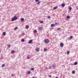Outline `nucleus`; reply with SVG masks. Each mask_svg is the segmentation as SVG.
<instances>
[{"label":"nucleus","mask_w":78,"mask_h":78,"mask_svg":"<svg viewBox=\"0 0 78 78\" xmlns=\"http://www.w3.org/2000/svg\"><path fill=\"white\" fill-rule=\"evenodd\" d=\"M18 19V17L16 16H15L13 17L12 19V20L13 22L14 21V20H16Z\"/></svg>","instance_id":"1"},{"label":"nucleus","mask_w":78,"mask_h":78,"mask_svg":"<svg viewBox=\"0 0 78 78\" xmlns=\"http://www.w3.org/2000/svg\"><path fill=\"white\" fill-rule=\"evenodd\" d=\"M44 42L45 44H48L50 42V40L48 39H47L44 40Z\"/></svg>","instance_id":"2"},{"label":"nucleus","mask_w":78,"mask_h":78,"mask_svg":"<svg viewBox=\"0 0 78 78\" xmlns=\"http://www.w3.org/2000/svg\"><path fill=\"white\" fill-rule=\"evenodd\" d=\"M39 48H36L35 49V50L36 51L38 52L39 51Z\"/></svg>","instance_id":"3"},{"label":"nucleus","mask_w":78,"mask_h":78,"mask_svg":"<svg viewBox=\"0 0 78 78\" xmlns=\"http://www.w3.org/2000/svg\"><path fill=\"white\" fill-rule=\"evenodd\" d=\"M28 44H33V41L30 40L28 41Z\"/></svg>","instance_id":"4"},{"label":"nucleus","mask_w":78,"mask_h":78,"mask_svg":"<svg viewBox=\"0 0 78 78\" xmlns=\"http://www.w3.org/2000/svg\"><path fill=\"white\" fill-rule=\"evenodd\" d=\"M60 46L61 47H62L64 46V44H63V43H61L60 44Z\"/></svg>","instance_id":"5"},{"label":"nucleus","mask_w":78,"mask_h":78,"mask_svg":"<svg viewBox=\"0 0 78 78\" xmlns=\"http://www.w3.org/2000/svg\"><path fill=\"white\" fill-rule=\"evenodd\" d=\"M58 6H55V7H53V9H54L55 10V9H58Z\"/></svg>","instance_id":"6"},{"label":"nucleus","mask_w":78,"mask_h":78,"mask_svg":"<svg viewBox=\"0 0 78 78\" xmlns=\"http://www.w3.org/2000/svg\"><path fill=\"white\" fill-rule=\"evenodd\" d=\"M61 6H62V7H63V8H64V6H65V4H62Z\"/></svg>","instance_id":"7"},{"label":"nucleus","mask_w":78,"mask_h":78,"mask_svg":"<svg viewBox=\"0 0 78 78\" xmlns=\"http://www.w3.org/2000/svg\"><path fill=\"white\" fill-rule=\"evenodd\" d=\"M70 18V16L69 15H68L66 16V18L67 19H69Z\"/></svg>","instance_id":"8"},{"label":"nucleus","mask_w":78,"mask_h":78,"mask_svg":"<svg viewBox=\"0 0 78 78\" xmlns=\"http://www.w3.org/2000/svg\"><path fill=\"white\" fill-rule=\"evenodd\" d=\"M39 30H43V28L42 27H39Z\"/></svg>","instance_id":"9"},{"label":"nucleus","mask_w":78,"mask_h":78,"mask_svg":"<svg viewBox=\"0 0 78 78\" xmlns=\"http://www.w3.org/2000/svg\"><path fill=\"white\" fill-rule=\"evenodd\" d=\"M21 22H23L24 20V19L23 18H22L21 19Z\"/></svg>","instance_id":"10"},{"label":"nucleus","mask_w":78,"mask_h":78,"mask_svg":"<svg viewBox=\"0 0 78 78\" xmlns=\"http://www.w3.org/2000/svg\"><path fill=\"white\" fill-rule=\"evenodd\" d=\"M34 33H37V30H34Z\"/></svg>","instance_id":"11"},{"label":"nucleus","mask_w":78,"mask_h":78,"mask_svg":"<svg viewBox=\"0 0 78 78\" xmlns=\"http://www.w3.org/2000/svg\"><path fill=\"white\" fill-rule=\"evenodd\" d=\"M2 34L4 36H5V35H6V32H3L2 33Z\"/></svg>","instance_id":"12"},{"label":"nucleus","mask_w":78,"mask_h":78,"mask_svg":"<svg viewBox=\"0 0 78 78\" xmlns=\"http://www.w3.org/2000/svg\"><path fill=\"white\" fill-rule=\"evenodd\" d=\"M11 53L12 54H13L14 53V50L12 51L11 52Z\"/></svg>","instance_id":"13"},{"label":"nucleus","mask_w":78,"mask_h":78,"mask_svg":"<svg viewBox=\"0 0 78 78\" xmlns=\"http://www.w3.org/2000/svg\"><path fill=\"white\" fill-rule=\"evenodd\" d=\"M72 73L73 74H75V71H73L72 72Z\"/></svg>","instance_id":"14"},{"label":"nucleus","mask_w":78,"mask_h":78,"mask_svg":"<svg viewBox=\"0 0 78 78\" xmlns=\"http://www.w3.org/2000/svg\"><path fill=\"white\" fill-rule=\"evenodd\" d=\"M7 47L8 48H10L11 47V45L10 44H8Z\"/></svg>","instance_id":"15"},{"label":"nucleus","mask_w":78,"mask_h":78,"mask_svg":"<svg viewBox=\"0 0 78 78\" xmlns=\"http://www.w3.org/2000/svg\"><path fill=\"white\" fill-rule=\"evenodd\" d=\"M26 28L27 29L28 28H29V26H28V25H27L26 26Z\"/></svg>","instance_id":"16"},{"label":"nucleus","mask_w":78,"mask_h":78,"mask_svg":"<svg viewBox=\"0 0 78 78\" xmlns=\"http://www.w3.org/2000/svg\"><path fill=\"white\" fill-rule=\"evenodd\" d=\"M77 64H78V62H74V65H77Z\"/></svg>","instance_id":"17"},{"label":"nucleus","mask_w":78,"mask_h":78,"mask_svg":"<svg viewBox=\"0 0 78 78\" xmlns=\"http://www.w3.org/2000/svg\"><path fill=\"white\" fill-rule=\"evenodd\" d=\"M31 73V72L30 71H29L28 72V75H30Z\"/></svg>","instance_id":"18"},{"label":"nucleus","mask_w":78,"mask_h":78,"mask_svg":"<svg viewBox=\"0 0 78 78\" xmlns=\"http://www.w3.org/2000/svg\"><path fill=\"white\" fill-rule=\"evenodd\" d=\"M5 64H3L2 66V67H5Z\"/></svg>","instance_id":"19"},{"label":"nucleus","mask_w":78,"mask_h":78,"mask_svg":"<svg viewBox=\"0 0 78 78\" xmlns=\"http://www.w3.org/2000/svg\"><path fill=\"white\" fill-rule=\"evenodd\" d=\"M41 3V2H38L37 3V5H39V4Z\"/></svg>","instance_id":"20"},{"label":"nucleus","mask_w":78,"mask_h":78,"mask_svg":"<svg viewBox=\"0 0 78 78\" xmlns=\"http://www.w3.org/2000/svg\"><path fill=\"white\" fill-rule=\"evenodd\" d=\"M51 27H54V24H51Z\"/></svg>","instance_id":"21"},{"label":"nucleus","mask_w":78,"mask_h":78,"mask_svg":"<svg viewBox=\"0 0 78 78\" xmlns=\"http://www.w3.org/2000/svg\"><path fill=\"white\" fill-rule=\"evenodd\" d=\"M21 41H22V42H24V41H25V40H24V39H22L21 40Z\"/></svg>","instance_id":"22"},{"label":"nucleus","mask_w":78,"mask_h":78,"mask_svg":"<svg viewBox=\"0 0 78 78\" xmlns=\"http://www.w3.org/2000/svg\"><path fill=\"white\" fill-rule=\"evenodd\" d=\"M69 9L70 10V11H71L72 10V8L71 7H69Z\"/></svg>","instance_id":"23"},{"label":"nucleus","mask_w":78,"mask_h":78,"mask_svg":"<svg viewBox=\"0 0 78 78\" xmlns=\"http://www.w3.org/2000/svg\"><path fill=\"white\" fill-rule=\"evenodd\" d=\"M18 28V27H16L15 28H14V30H17Z\"/></svg>","instance_id":"24"},{"label":"nucleus","mask_w":78,"mask_h":78,"mask_svg":"<svg viewBox=\"0 0 78 78\" xmlns=\"http://www.w3.org/2000/svg\"><path fill=\"white\" fill-rule=\"evenodd\" d=\"M67 55H69V53H70V52H69V51H68L67 52Z\"/></svg>","instance_id":"25"},{"label":"nucleus","mask_w":78,"mask_h":78,"mask_svg":"<svg viewBox=\"0 0 78 78\" xmlns=\"http://www.w3.org/2000/svg\"><path fill=\"white\" fill-rule=\"evenodd\" d=\"M34 70V68H31V70L32 71Z\"/></svg>","instance_id":"26"},{"label":"nucleus","mask_w":78,"mask_h":78,"mask_svg":"<svg viewBox=\"0 0 78 78\" xmlns=\"http://www.w3.org/2000/svg\"><path fill=\"white\" fill-rule=\"evenodd\" d=\"M14 75H15L14 74H11V76H12V77L14 76Z\"/></svg>","instance_id":"27"},{"label":"nucleus","mask_w":78,"mask_h":78,"mask_svg":"<svg viewBox=\"0 0 78 78\" xmlns=\"http://www.w3.org/2000/svg\"><path fill=\"white\" fill-rule=\"evenodd\" d=\"M44 51H47V49L45 48L44 49Z\"/></svg>","instance_id":"28"},{"label":"nucleus","mask_w":78,"mask_h":78,"mask_svg":"<svg viewBox=\"0 0 78 78\" xmlns=\"http://www.w3.org/2000/svg\"><path fill=\"white\" fill-rule=\"evenodd\" d=\"M39 0H35V1L36 2H39Z\"/></svg>","instance_id":"29"},{"label":"nucleus","mask_w":78,"mask_h":78,"mask_svg":"<svg viewBox=\"0 0 78 78\" xmlns=\"http://www.w3.org/2000/svg\"><path fill=\"white\" fill-rule=\"evenodd\" d=\"M40 23H43V21H40Z\"/></svg>","instance_id":"30"},{"label":"nucleus","mask_w":78,"mask_h":78,"mask_svg":"<svg viewBox=\"0 0 78 78\" xmlns=\"http://www.w3.org/2000/svg\"><path fill=\"white\" fill-rule=\"evenodd\" d=\"M70 38L71 39H72V38H73V36H70Z\"/></svg>","instance_id":"31"},{"label":"nucleus","mask_w":78,"mask_h":78,"mask_svg":"<svg viewBox=\"0 0 78 78\" xmlns=\"http://www.w3.org/2000/svg\"><path fill=\"white\" fill-rule=\"evenodd\" d=\"M27 59H30V57H29L28 56H27Z\"/></svg>","instance_id":"32"},{"label":"nucleus","mask_w":78,"mask_h":78,"mask_svg":"<svg viewBox=\"0 0 78 78\" xmlns=\"http://www.w3.org/2000/svg\"><path fill=\"white\" fill-rule=\"evenodd\" d=\"M49 69H51V66H49Z\"/></svg>","instance_id":"33"},{"label":"nucleus","mask_w":78,"mask_h":78,"mask_svg":"<svg viewBox=\"0 0 78 78\" xmlns=\"http://www.w3.org/2000/svg\"><path fill=\"white\" fill-rule=\"evenodd\" d=\"M48 19H50V16H48Z\"/></svg>","instance_id":"34"},{"label":"nucleus","mask_w":78,"mask_h":78,"mask_svg":"<svg viewBox=\"0 0 78 78\" xmlns=\"http://www.w3.org/2000/svg\"><path fill=\"white\" fill-rule=\"evenodd\" d=\"M45 69H48V67H46Z\"/></svg>","instance_id":"35"},{"label":"nucleus","mask_w":78,"mask_h":78,"mask_svg":"<svg viewBox=\"0 0 78 78\" xmlns=\"http://www.w3.org/2000/svg\"><path fill=\"white\" fill-rule=\"evenodd\" d=\"M52 67H53V68H54V67H55V66L53 65V66H52Z\"/></svg>","instance_id":"36"},{"label":"nucleus","mask_w":78,"mask_h":78,"mask_svg":"<svg viewBox=\"0 0 78 78\" xmlns=\"http://www.w3.org/2000/svg\"><path fill=\"white\" fill-rule=\"evenodd\" d=\"M58 30H60V28H58Z\"/></svg>","instance_id":"37"},{"label":"nucleus","mask_w":78,"mask_h":78,"mask_svg":"<svg viewBox=\"0 0 78 78\" xmlns=\"http://www.w3.org/2000/svg\"><path fill=\"white\" fill-rule=\"evenodd\" d=\"M22 34L23 35H25V33H23Z\"/></svg>","instance_id":"38"},{"label":"nucleus","mask_w":78,"mask_h":78,"mask_svg":"<svg viewBox=\"0 0 78 78\" xmlns=\"http://www.w3.org/2000/svg\"><path fill=\"white\" fill-rule=\"evenodd\" d=\"M32 78H35V76H33L32 77Z\"/></svg>","instance_id":"39"},{"label":"nucleus","mask_w":78,"mask_h":78,"mask_svg":"<svg viewBox=\"0 0 78 78\" xmlns=\"http://www.w3.org/2000/svg\"><path fill=\"white\" fill-rule=\"evenodd\" d=\"M51 76H48L49 77H51Z\"/></svg>","instance_id":"40"},{"label":"nucleus","mask_w":78,"mask_h":78,"mask_svg":"<svg viewBox=\"0 0 78 78\" xmlns=\"http://www.w3.org/2000/svg\"><path fill=\"white\" fill-rule=\"evenodd\" d=\"M55 78H59V77H56Z\"/></svg>","instance_id":"41"},{"label":"nucleus","mask_w":78,"mask_h":78,"mask_svg":"<svg viewBox=\"0 0 78 78\" xmlns=\"http://www.w3.org/2000/svg\"><path fill=\"white\" fill-rule=\"evenodd\" d=\"M55 24H56V25H57V23H56Z\"/></svg>","instance_id":"42"}]
</instances>
